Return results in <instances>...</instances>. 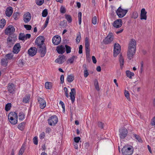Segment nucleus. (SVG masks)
I'll list each match as a JSON object with an SVG mask.
<instances>
[{"mask_svg":"<svg viewBox=\"0 0 155 155\" xmlns=\"http://www.w3.org/2000/svg\"><path fill=\"white\" fill-rule=\"evenodd\" d=\"M136 42L133 39H131L130 41L129 45V47L127 53V56L128 58L131 60L133 58L134 55L135 54Z\"/></svg>","mask_w":155,"mask_h":155,"instance_id":"1","label":"nucleus"},{"mask_svg":"<svg viewBox=\"0 0 155 155\" xmlns=\"http://www.w3.org/2000/svg\"><path fill=\"white\" fill-rule=\"evenodd\" d=\"M58 118L56 115H53L49 117L48 122L50 126H54L58 122Z\"/></svg>","mask_w":155,"mask_h":155,"instance_id":"2","label":"nucleus"},{"mask_svg":"<svg viewBox=\"0 0 155 155\" xmlns=\"http://www.w3.org/2000/svg\"><path fill=\"white\" fill-rule=\"evenodd\" d=\"M127 11L128 10L123 9L120 7L116 11V13L119 18H121L125 15Z\"/></svg>","mask_w":155,"mask_h":155,"instance_id":"3","label":"nucleus"},{"mask_svg":"<svg viewBox=\"0 0 155 155\" xmlns=\"http://www.w3.org/2000/svg\"><path fill=\"white\" fill-rule=\"evenodd\" d=\"M85 43L86 54V58H89V57H90V49L89 48L90 45L89 38L87 37H86L85 38Z\"/></svg>","mask_w":155,"mask_h":155,"instance_id":"4","label":"nucleus"},{"mask_svg":"<svg viewBox=\"0 0 155 155\" xmlns=\"http://www.w3.org/2000/svg\"><path fill=\"white\" fill-rule=\"evenodd\" d=\"M113 34L112 33H110L104 40L103 42L105 44H109L113 41Z\"/></svg>","mask_w":155,"mask_h":155,"instance_id":"5","label":"nucleus"},{"mask_svg":"<svg viewBox=\"0 0 155 155\" xmlns=\"http://www.w3.org/2000/svg\"><path fill=\"white\" fill-rule=\"evenodd\" d=\"M123 155H131L133 153V150L130 147H124L122 149Z\"/></svg>","mask_w":155,"mask_h":155,"instance_id":"6","label":"nucleus"},{"mask_svg":"<svg viewBox=\"0 0 155 155\" xmlns=\"http://www.w3.org/2000/svg\"><path fill=\"white\" fill-rule=\"evenodd\" d=\"M128 131L127 129L122 128L119 130V135L121 139H124L127 136Z\"/></svg>","mask_w":155,"mask_h":155,"instance_id":"7","label":"nucleus"},{"mask_svg":"<svg viewBox=\"0 0 155 155\" xmlns=\"http://www.w3.org/2000/svg\"><path fill=\"white\" fill-rule=\"evenodd\" d=\"M120 51V46L118 43H115L114 46V57H116L119 53Z\"/></svg>","mask_w":155,"mask_h":155,"instance_id":"8","label":"nucleus"},{"mask_svg":"<svg viewBox=\"0 0 155 155\" xmlns=\"http://www.w3.org/2000/svg\"><path fill=\"white\" fill-rule=\"evenodd\" d=\"M45 39L44 37L41 36L37 37L35 41V43L36 45L38 46V47L45 45L44 44Z\"/></svg>","mask_w":155,"mask_h":155,"instance_id":"9","label":"nucleus"},{"mask_svg":"<svg viewBox=\"0 0 155 155\" xmlns=\"http://www.w3.org/2000/svg\"><path fill=\"white\" fill-rule=\"evenodd\" d=\"M39 48L38 52L40 53L41 57H44L46 52V49L45 45L38 47Z\"/></svg>","mask_w":155,"mask_h":155,"instance_id":"10","label":"nucleus"},{"mask_svg":"<svg viewBox=\"0 0 155 155\" xmlns=\"http://www.w3.org/2000/svg\"><path fill=\"white\" fill-rule=\"evenodd\" d=\"M15 29L12 25H9L5 29V33L6 35H11L15 31Z\"/></svg>","mask_w":155,"mask_h":155,"instance_id":"11","label":"nucleus"},{"mask_svg":"<svg viewBox=\"0 0 155 155\" xmlns=\"http://www.w3.org/2000/svg\"><path fill=\"white\" fill-rule=\"evenodd\" d=\"M38 101L40 104L39 106L41 109H44L46 106V102L42 98L38 97Z\"/></svg>","mask_w":155,"mask_h":155,"instance_id":"12","label":"nucleus"},{"mask_svg":"<svg viewBox=\"0 0 155 155\" xmlns=\"http://www.w3.org/2000/svg\"><path fill=\"white\" fill-rule=\"evenodd\" d=\"M61 37L59 35L54 36L52 39L53 44L55 45H58L61 41Z\"/></svg>","mask_w":155,"mask_h":155,"instance_id":"13","label":"nucleus"},{"mask_svg":"<svg viewBox=\"0 0 155 155\" xmlns=\"http://www.w3.org/2000/svg\"><path fill=\"white\" fill-rule=\"evenodd\" d=\"M71 92L70 93V97L72 103H73L74 101L76 96V91L74 88H72L71 90Z\"/></svg>","mask_w":155,"mask_h":155,"instance_id":"14","label":"nucleus"},{"mask_svg":"<svg viewBox=\"0 0 155 155\" xmlns=\"http://www.w3.org/2000/svg\"><path fill=\"white\" fill-rule=\"evenodd\" d=\"M23 20L25 23L29 22L31 19V15L29 12H27L25 13L23 16Z\"/></svg>","mask_w":155,"mask_h":155,"instance_id":"15","label":"nucleus"},{"mask_svg":"<svg viewBox=\"0 0 155 155\" xmlns=\"http://www.w3.org/2000/svg\"><path fill=\"white\" fill-rule=\"evenodd\" d=\"M21 46L19 43L15 44L13 48V53L17 54L20 51Z\"/></svg>","mask_w":155,"mask_h":155,"instance_id":"16","label":"nucleus"},{"mask_svg":"<svg viewBox=\"0 0 155 155\" xmlns=\"http://www.w3.org/2000/svg\"><path fill=\"white\" fill-rule=\"evenodd\" d=\"M122 25V21L120 19H117L114 21L113 26L116 28H119Z\"/></svg>","mask_w":155,"mask_h":155,"instance_id":"17","label":"nucleus"},{"mask_svg":"<svg viewBox=\"0 0 155 155\" xmlns=\"http://www.w3.org/2000/svg\"><path fill=\"white\" fill-rule=\"evenodd\" d=\"M29 55L31 56H33L37 53V49L35 47H31L28 51Z\"/></svg>","mask_w":155,"mask_h":155,"instance_id":"18","label":"nucleus"},{"mask_svg":"<svg viewBox=\"0 0 155 155\" xmlns=\"http://www.w3.org/2000/svg\"><path fill=\"white\" fill-rule=\"evenodd\" d=\"M147 12L145 11L144 8H143L141 10L140 15V18L141 20L144 19L146 20L147 19Z\"/></svg>","mask_w":155,"mask_h":155,"instance_id":"19","label":"nucleus"},{"mask_svg":"<svg viewBox=\"0 0 155 155\" xmlns=\"http://www.w3.org/2000/svg\"><path fill=\"white\" fill-rule=\"evenodd\" d=\"M59 58L56 59L55 62L56 63H59V64H61L63 63L66 60V57L64 55L62 56H59Z\"/></svg>","mask_w":155,"mask_h":155,"instance_id":"20","label":"nucleus"},{"mask_svg":"<svg viewBox=\"0 0 155 155\" xmlns=\"http://www.w3.org/2000/svg\"><path fill=\"white\" fill-rule=\"evenodd\" d=\"M56 50L58 53L62 54L65 51V48L64 46L61 45L57 47Z\"/></svg>","mask_w":155,"mask_h":155,"instance_id":"21","label":"nucleus"},{"mask_svg":"<svg viewBox=\"0 0 155 155\" xmlns=\"http://www.w3.org/2000/svg\"><path fill=\"white\" fill-rule=\"evenodd\" d=\"M13 12V8L12 7L7 8L5 11L6 15L8 17H10L12 14Z\"/></svg>","mask_w":155,"mask_h":155,"instance_id":"22","label":"nucleus"},{"mask_svg":"<svg viewBox=\"0 0 155 155\" xmlns=\"http://www.w3.org/2000/svg\"><path fill=\"white\" fill-rule=\"evenodd\" d=\"M8 119H12V118L15 119H18V115L15 112H11L8 114Z\"/></svg>","mask_w":155,"mask_h":155,"instance_id":"23","label":"nucleus"},{"mask_svg":"<svg viewBox=\"0 0 155 155\" xmlns=\"http://www.w3.org/2000/svg\"><path fill=\"white\" fill-rule=\"evenodd\" d=\"M15 87L14 84L12 83H9L8 85V91L9 93H12V92L14 91Z\"/></svg>","mask_w":155,"mask_h":155,"instance_id":"24","label":"nucleus"},{"mask_svg":"<svg viewBox=\"0 0 155 155\" xmlns=\"http://www.w3.org/2000/svg\"><path fill=\"white\" fill-rule=\"evenodd\" d=\"M119 60L120 63V68L122 69L124 63V60L123 57L122 56L121 54H120L119 56Z\"/></svg>","mask_w":155,"mask_h":155,"instance_id":"25","label":"nucleus"},{"mask_svg":"<svg viewBox=\"0 0 155 155\" xmlns=\"http://www.w3.org/2000/svg\"><path fill=\"white\" fill-rule=\"evenodd\" d=\"M15 37H14L13 38H12V36H9L7 40L8 44L10 43L13 44L15 41Z\"/></svg>","mask_w":155,"mask_h":155,"instance_id":"26","label":"nucleus"},{"mask_svg":"<svg viewBox=\"0 0 155 155\" xmlns=\"http://www.w3.org/2000/svg\"><path fill=\"white\" fill-rule=\"evenodd\" d=\"M1 64L5 66L6 67L8 63V61L6 58H2L1 61Z\"/></svg>","mask_w":155,"mask_h":155,"instance_id":"27","label":"nucleus"},{"mask_svg":"<svg viewBox=\"0 0 155 155\" xmlns=\"http://www.w3.org/2000/svg\"><path fill=\"white\" fill-rule=\"evenodd\" d=\"M30 98V95L29 94L27 95L23 98V102L25 103H28L29 102Z\"/></svg>","mask_w":155,"mask_h":155,"instance_id":"28","label":"nucleus"},{"mask_svg":"<svg viewBox=\"0 0 155 155\" xmlns=\"http://www.w3.org/2000/svg\"><path fill=\"white\" fill-rule=\"evenodd\" d=\"M74 77L72 74L69 75L68 76L67 80L69 83H70L73 81L74 80Z\"/></svg>","mask_w":155,"mask_h":155,"instance_id":"29","label":"nucleus"},{"mask_svg":"<svg viewBox=\"0 0 155 155\" xmlns=\"http://www.w3.org/2000/svg\"><path fill=\"white\" fill-rule=\"evenodd\" d=\"M126 75L127 77L130 79L132 78V77L134 76V73L130 71H126Z\"/></svg>","mask_w":155,"mask_h":155,"instance_id":"30","label":"nucleus"},{"mask_svg":"<svg viewBox=\"0 0 155 155\" xmlns=\"http://www.w3.org/2000/svg\"><path fill=\"white\" fill-rule=\"evenodd\" d=\"M45 87L47 89H51L52 87V83L51 82H46L45 84Z\"/></svg>","mask_w":155,"mask_h":155,"instance_id":"31","label":"nucleus"},{"mask_svg":"<svg viewBox=\"0 0 155 155\" xmlns=\"http://www.w3.org/2000/svg\"><path fill=\"white\" fill-rule=\"evenodd\" d=\"M25 145L23 144L19 151L18 155H22L23 154L25 149Z\"/></svg>","mask_w":155,"mask_h":155,"instance_id":"32","label":"nucleus"},{"mask_svg":"<svg viewBox=\"0 0 155 155\" xmlns=\"http://www.w3.org/2000/svg\"><path fill=\"white\" fill-rule=\"evenodd\" d=\"M25 123V122H22L19 124L18 126V128L21 130H22L24 129Z\"/></svg>","mask_w":155,"mask_h":155,"instance_id":"33","label":"nucleus"},{"mask_svg":"<svg viewBox=\"0 0 155 155\" xmlns=\"http://www.w3.org/2000/svg\"><path fill=\"white\" fill-rule=\"evenodd\" d=\"M18 118L21 120H23L25 118V115L23 112H20L18 114Z\"/></svg>","mask_w":155,"mask_h":155,"instance_id":"34","label":"nucleus"},{"mask_svg":"<svg viewBox=\"0 0 155 155\" xmlns=\"http://www.w3.org/2000/svg\"><path fill=\"white\" fill-rule=\"evenodd\" d=\"M6 21L4 19H2L0 21V27L3 28L5 25Z\"/></svg>","mask_w":155,"mask_h":155,"instance_id":"35","label":"nucleus"},{"mask_svg":"<svg viewBox=\"0 0 155 155\" xmlns=\"http://www.w3.org/2000/svg\"><path fill=\"white\" fill-rule=\"evenodd\" d=\"M10 123L12 124L15 125L17 123L18 119H15L12 118L11 120V119H8Z\"/></svg>","mask_w":155,"mask_h":155,"instance_id":"36","label":"nucleus"},{"mask_svg":"<svg viewBox=\"0 0 155 155\" xmlns=\"http://www.w3.org/2000/svg\"><path fill=\"white\" fill-rule=\"evenodd\" d=\"M94 85L96 89L98 91L99 90V87L97 79H96L94 81Z\"/></svg>","mask_w":155,"mask_h":155,"instance_id":"37","label":"nucleus"},{"mask_svg":"<svg viewBox=\"0 0 155 155\" xmlns=\"http://www.w3.org/2000/svg\"><path fill=\"white\" fill-rule=\"evenodd\" d=\"M65 18L69 23L71 22L72 19L70 15L66 14L65 15Z\"/></svg>","mask_w":155,"mask_h":155,"instance_id":"38","label":"nucleus"},{"mask_svg":"<svg viewBox=\"0 0 155 155\" xmlns=\"http://www.w3.org/2000/svg\"><path fill=\"white\" fill-rule=\"evenodd\" d=\"M5 57L6 58L7 60H11L13 58V54L12 53L8 54L5 55Z\"/></svg>","mask_w":155,"mask_h":155,"instance_id":"39","label":"nucleus"},{"mask_svg":"<svg viewBox=\"0 0 155 155\" xmlns=\"http://www.w3.org/2000/svg\"><path fill=\"white\" fill-rule=\"evenodd\" d=\"M11 104L10 103H8L7 104L5 105V110L6 111H8L9 110L11 107Z\"/></svg>","mask_w":155,"mask_h":155,"instance_id":"40","label":"nucleus"},{"mask_svg":"<svg viewBox=\"0 0 155 155\" xmlns=\"http://www.w3.org/2000/svg\"><path fill=\"white\" fill-rule=\"evenodd\" d=\"M77 58V56H73L71 58L69 59L68 61L71 64H72L74 59H76Z\"/></svg>","mask_w":155,"mask_h":155,"instance_id":"41","label":"nucleus"},{"mask_svg":"<svg viewBox=\"0 0 155 155\" xmlns=\"http://www.w3.org/2000/svg\"><path fill=\"white\" fill-rule=\"evenodd\" d=\"M134 136L135 137L139 142H141L142 141V140L141 137L138 135L136 134H133Z\"/></svg>","mask_w":155,"mask_h":155,"instance_id":"42","label":"nucleus"},{"mask_svg":"<svg viewBox=\"0 0 155 155\" xmlns=\"http://www.w3.org/2000/svg\"><path fill=\"white\" fill-rule=\"evenodd\" d=\"M25 39V35L24 33H21L20 34L19 36V40L23 41Z\"/></svg>","mask_w":155,"mask_h":155,"instance_id":"43","label":"nucleus"},{"mask_svg":"<svg viewBox=\"0 0 155 155\" xmlns=\"http://www.w3.org/2000/svg\"><path fill=\"white\" fill-rule=\"evenodd\" d=\"M65 47L66 49V51L67 53H69L71 52V48L70 46L67 45H65Z\"/></svg>","mask_w":155,"mask_h":155,"instance_id":"44","label":"nucleus"},{"mask_svg":"<svg viewBox=\"0 0 155 155\" xmlns=\"http://www.w3.org/2000/svg\"><path fill=\"white\" fill-rule=\"evenodd\" d=\"M124 95L128 100L130 101V99L129 97V94L128 91L125 90L124 92Z\"/></svg>","mask_w":155,"mask_h":155,"instance_id":"45","label":"nucleus"},{"mask_svg":"<svg viewBox=\"0 0 155 155\" xmlns=\"http://www.w3.org/2000/svg\"><path fill=\"white\" fill-rule=\"evenodd\" d=\"M48 13L47 10V9H45L42 12V16L44 17H46L47 16Z\"/></svg>","mask_w":155,"mask_h":155,"instance_id":"46","label":"nucleus"},{"mask_svg":"<svg viewBox=\"0 0 155 155\" xmlns=\"http://www.w3.org/2000/svg\"><path fill=\"white\" fill-rule=\"evenodd\" d=\"M138 16V14L137 12H134L132 14V18L135 19L137 18Z\"/></svg>","mask_w":155,"mask_h":155,"instance_id":"47","label":"nucleus"},{"mask_svg":"<svg viewBox=\"0 0 155 155\" xmlns=\"http://www.w3.org/2000/svg\"><path fill=\"white\" fill-rule=\"evenodd\" d=\"M18 65L19 66L22 67L24 65L25 63L24 62L23 60H20L18 61Z\"/></svg>","mask_w":155,"mask_h":155,"instance_id":"48","label":"nucleus"},{"mask_svg":"<svg viewBox=\"0 0 155 155\" xmlns=\"http://www.w3.org/2000/svg\"><path fill=\"white\" fill-rule=\"evenodd\" d=\"M44 0H37L36 3L38 5H41L43 3Z\"/></svg>","mask_w":155,"mask_h":155,"instance_id":"49","label":"nucleus"},{"mask_svg":"<svg viewBox=\"0 0 155 155\" xmlns=\"http://www.w3.org/2000/svg\"><path fill=\"white\" fill-rule=\"evenodd\" d=\"M49 20V17H48L46 19L45 21V25H44V27H43L44 29H45V28H46L47 27V26L48 25V23Z\"/></svg>","mask_w":155,"mask_h":155,"instance_id":"50","label":"nucleus"},{"mask_svg":"<svg viewBox=\"0 0 155 155\" xmlns=\"http://www.w3.org/2000/svg\"><path fill=\"white\" fill-rule=\"evenodd\" d=\"M64 90L65 92L66 97L67 98H68L69 97L68 91L67 87H64Z\"/></svg>","mask_w":155,"mask_h":155,"instance_id":"51","label":"nucleus"},{"mask_svg":"<svg viewBox=\"0 0 155 155\" xmlns=\"http://www.w3.org/2000/svg\"><path fill=\"white\" fill-rule=\"evenodd\" d=\"M19 15V13L18 12H16L14 13L13 15V17L15 20H17L18 19V16Z\"/></svg>","mask_w":155,"mask_h":155,"instance_id":"52","label":"nucleus"},{"mask_svg":"<svg viewBox=\"0 0 155 155\" xmlns=\"http://www.w3.org/2000/svg\"><path fill=\"white\" fill-rule=\"evenodd\" d=\"M60 11L61 13H64L66 12V9L65 7L61 6L60 9Z\"/></svg>","mask_w":155,"mask_h":155,"instance_id":"53","label":"nucleus"},{"mask_svg":"<svg viewBox=\"0 0 155 155\" xmlns=\"http://www.w3.org/2000/svg\"><path fill=\"white\" fill-rule=\"evenodd\" d=\"M33 142L35 145H37L38 144V138L37 137H35L33 139Z\"/></svg>","mask_w":155,"mask_h":155,"instance_id":"54","label":"nucleus"},{"mask_svg":"<svg viewBox=\"0 0 155 155\" xmlns=\"http://www.w3.org/2000/svg\"><path fill=\"white\" fill-rule=\"evenodd\" d=\"M24 27L28 30H30L31 28V26L29 25H24Z\"/></svg>","mask_w":155,"mask_h":155,"instance_id":"55","label":"nucleus"},{"mask_svg":"<svg viewBox=\"0 0 155 155\" xmlns=\"http://www.w3.org/2000/svg\"><path fill=\"white\" fill-rule=\"evenodd\" d=\"M97 17L96 16H95L92 18V23L94 25L96 24L97 23Z\"/></svg>","mask_w":155,"mask_h":155,"instance_id":"56","label":"nucleus"},{"mask_svg":"<svg viewBox=\"0 0 155 155\" xmlns=\"http://www.w3.org/2000/svg\"><path fill=\"white\" fill-rule=\"evenodd\" d=\"M81 39V35H80V34L79 33V34L78 35H77V38L76 39V41L78 43H79L80 40Z\"/></svg>","mask_w":155,"mask_h":155,"instance_id":"57","label":"nucleus"},{"mask_svg":"<svg viewBox=\"0 0 155 155\" xmlns=\"http://www.w3.org/2000/svg\"><path fill=\"white\" fill-rule=\"evenodd\" d=\"M81 138L80 137H75L74 138V140L75 143H78Z\"/></svg>","mask_w":155,"mask_h":155,"instance_id":"58","label":"nucleus"},{"mask_svg":"<svg viewBox=\"0 0 155 155\" xmlns=\"http://www.w3.org/2000/svg\"><path fill=\"white\" fill-rule=\"evenodd\" d=\"M104 124L101 122H99L98 124V126L102 129H103L104 127Z\"/></svg>","mask_w":155,"mask_h":155,"instance_id":"59","label":"nucleus"},{"mask_svg":"<svg viewBox=\"0 0 155 155\" xmlns=\"http://www.w3.org/2000/svg\"><path fill=\"white\" fill-rule=\"evenodd\" d=\"M84 76L85 78L87 77L89 75L88 70H84Z\"/></svg>","mask_w":155,"mask_h":155,"instance_id":"60","label":"nucleus"},{"mask_svg":"<svg viewBox=\"0 0 155 155\" xmlns=\"http://www.w3.org/2000/svg\"><path fill=\"white\" fill-rule=\"evenodd\" d=\"M82 48L83 46L82 45H80L79 47V50L78 53L79 54H81L82 53Z\"/></svg>","mask_w":155,"mask_h":155,"instance_id":"61","label":"nucleus"},{"mask_svg":"<svg viewBox=\"0 0 155 155\" xmlns=\"http://www.w3.org/2000/svg\"><path fill=\"white\" fill-rule=\"evenodd\" d=\"M45 137V134L44 132H42L41 133L40 135H39V137L41 139H43Z\"/></svg>","mask_w":155,"mask_h":155,"instance_id":"62","label":"nucleus"},{"mask_svg":"<svg viewBox=\"0 0 155 155\" xmlns=\"http://www.w3.org/2000/svg\"><path fill=\"white\" fill-rule=\"evenodd\" d=\"M60 79L61 80V83L63 84L64 82V76L63 75H61Z\"/></svg>","mask_w":155,"mask_h":155,"instance_id":"63","label":"nucleus"},{"mask_svg":"<svg viewBox=\"0 0 155 155\" xmlns=\"http://www.w3.org/2000/svg\"><path fill=\"white\" fill-rule=\"evenodd\" d=\"M151 124L152 126L155 125V117L152 120Z\"/></svg>","mask_w":155,"mask_h":155,"instance_id":"64","label":"nucleus"}]
</instances>
